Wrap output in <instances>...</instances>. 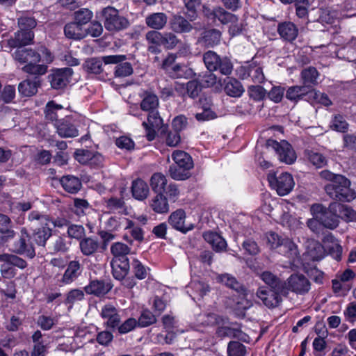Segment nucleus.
<instances>
[{
  "mask_svg": "<svg viewBox=\"0 0 356 356\" xmlns=\"http://www.w3.org/2000/svg\"><path fill=\"white\" fill-rule=\"evenodd\" d=\"M14 59L21 64H25L22 70L28 74L33 75H43L47 71V65L38 64L50 63L54 60L51 53L45 47H41L38 51L31 48L19 47L13 54Z\"/></svg>",
  "mask_w": 356,
  "mask_h": 356,
  "instance_id": "1",
  "label": "nucleus"
},
{
  "mask_svg": "<svg viewBox=\"0 0 356 356\" xmlns=\"http://www.w3.org/2000/svg\"><path fill=\"white\" fill-rule=\"evenodd\" d=\"M33 229L31 238L40 246H44L52 235L49 216L38 211H31L27 218Z\"/></svg>",
  "mask_w": 356,
  "mask_h": 356,
  "instance_id": "2",
  "label": "nucleus"
},
{
  "mask_svg": "<svg viewBox=\"0 0 356 356\" xmlns=\"http://www.w3.org/2000/svg\"><path fill=\"white\" fill-rule=\"evenodd\" d=\"M333 183L325 185L326 193L333 200L350 202L356 197L355 192L350 188V181L345 176L338 177Z\"/></svg>",
  "mask_w": 356,
  "mask_h": 356,
  "instance_id": "3",
  "label": "nucleus"
},
{
  "mask_svg": "<svg viewBox=\"0 0 356 356\" xmlns=\"http://www.w3.org/2000/svg\"><path fill=\"white\" fill-rule=\"evenodd\" d=\"M140 97L142 98L140 104V109L148 113L147 121L149 124L153 127H160L163 123V120L158 111L159 97L156 94L149 91H144L140 95Z\"/></svg>",
  "mask_w": 356,
  "mask_h": 356,
  "instance_id": "4",
  "label": "nucleus"
},
{
  "mask_svg": "<svg viewBox=\"0 0 356 356\" xmlns=\"http://www.w3.org/2000/svg\"><path fill=\"white\" fill-rule=\"evenodd\" d=\"M102 15L104 26L110 32H119L127 29L130 25L128 19L120 15L119 10L113 6H107L103 8Z\"/></svg>",
  "mask_w": 356,
  "mask_h": 356,
  "instance_id": "5",
  "label": "nucleus"
},
{
  "mask_svg": "<svg viewBox=\"0 0 356 356\" xmlns=\"http://www.w3.org/2000/svg\"><path fill=\"white\" fill-rule=\"evenodd\" d=\"M310 211L313 216L319 219L324 227L334 229L339 226V215L331 209V203L327 208L321 204H314L312 205Z\"/></svg>",
  "mask_w": 356,
  "mask_h": 356,
  "instance_id": "6",
  "label": "nucleus"
},
{
  "mask_svg": "<svg viewBox=\"0 0 356 356\" xmlns=\"http://www.w3.org/2000/svg\"><path fill=\"white\" fill-rule=\"evenodd\" d=\"M0 261L3 262L0 267L1 274L6 279H11L16 275L15 267L24 269L27 266L26 261L15 254H0Z\"/></svg>",
  "mask_w": 356,
  "mask_h": 356,
  "instance_id": "7",
  "label": "nucleus"
},
{
  "mask_svg": "<svg viewBox=\"0 0 356 356\" xmlns=\"http://www.w3.org/2000/svg\"><path fill=\"white\" fill-rule=\"evenodd\" d=\"M268 181L271 188L275 189L280 196L288 195L295 185L292 175L288 172H282L278 175L269 174Z\"/></svg>",
  "mask_w": 356,
  "mask_h": 356,
  "instance_id": "8",
  "label": "nucleus"
},
{
  "mask_svg": "<svg viewBox=\"0 0 356 356\" xmlns=\"http://www.w3.org/2000/svg\"><path fill=\"white\" fill-rule=\"evenodd\" d=\"M268 148H272L278 155L279 160L286 164H292L296 160V154L291 145L286 140L277 142L269 139L266 142Z\"/></svg>",
  "mask_w": 356,
  "mask_h": 356,
  "instance_id": "9",
  "label": "nucleus"
},
{
  "mask_svg": "<svg viewBox=\"0 0 356 356\" xmlns=\"http://www.w3.org/2000/svg\"><path fill=\"white\" fill-rule=\"evenodd\" d=\"M126 60L124 55H111L99 58H91L86 60L84 67L86 70L92 74H100L103 72V63H118Z\"/></svg>",
  "mask_w": 356,
  "mask_h": 356,
  "instance_id": "10",
  "label": "nucleus"
},
{
  "mask_svg": "<svg viewBox=\"0 0 356 356\" xmlns=\"http://www.w3.org/2000/svg\"><path fill=\"white\" fill-rule=\"evenodd\" d=\"M284 284H286V294L284 296L288 295L289 291L297 295H305L311 289L310 281L302 274H292Z\"/></svg>",
  "mask_w": 356,
  "mask_h": 356,
  "instance_id": "11",
  "label": "nucleus"
},
{
  "mask_svg": "<svg viewBox=\"0 0 356 356\" xmlns=\"http://www.w3.org/2000/svg\"><path fill=\"white\" fill-rule=\"evenodd\" d=\"M56 133L61 138H75L79 132L76 124V120L72 116H65L54 124Z\"/></svg>",
  "mask_w": 356,
  "mask_h": 356,
  "instance_id": "12",
  "label": "nucleus"
},
{
  "mask_svg": "<svg viewBox=\"0 0 356 356\" xmlns=\"http://www.w3.org/2000/svg\"><path fill=\"white\" fill-rule=\"evenodd\" d=\"M73 70L70 67H64L54 70L49 76L51 86L54 89H61L70 81Z\"/></svg>",
  "mask_w": 356,
  "mask_h": 356,
  "instance_id": "13",
  "label": "nucleus"
},
{
  "mask_svg": "<svg viewBox=\"0 0 356 356\" xmlns=\"http://www.w3.org/2000/svg\"><path fill=\"white\" fill-rule=\"evenodd\" d=\"M256 295L261 300L264 305L268 308H274L279 305L282 301L281 292L273 289H268L264 286L257 289Z\"/></svg>",
  "mask_w": 356,
  "mask_h": 356,
  "instance_id": "14",
  "label": "nucleus"
},
{
  "mask_svg": "<svg viewBox=\"0 0 356 356\" xmlns=\"http://www.w3.org/2000/svg\"><path fill=\"white\" fill-rule=\"evenodd\" d=\"M30 236L25 229L21 230L20 238L14 243V251L19 254H25L32 259L35 255L34 247L29 242Z\"/></svg>",
  "mask_w": 356,
  "mask_h": 356,
  "instance_id": "15",
  "label": "nucleus"
},
{
  "mask_svg": "<svg viewBox=\"0 0 356 356\" xmlns=\"http://www.w3.org/2000/svg\"><path fill=\"white\" fill-rule=\"evenodd\" d=\"M34 33L30 30H22L15 33L14 38L7 40V44L10 48L24 47V46L33 43Z\"/></svg>",
  "mask_w": 356,
  "mask_h": 356,
  "instance_id": "16",
  "label": "nucleus"
},
{
  "mask_svg": "<svg viewBox=\"0 0 356 356\" xmlns=\"http://www.w3.org/2000/svg\"><path fill=\"white\" fill-rule=\"evenodd\" d=\"M83 266L79 260L70 261L61 277L63 284H70L75 281L82 273Z\"/></svg>",
  "mask_w": 356,
  "mask_h": 356,
  "instance_id": "17",
  "label": "nucleus"
},
{
  "mask_svg": "<svg viewBox=\"0 0 356 356\" xmlns=\"http://www.w3.org/2000/svg\"><path fill=\"white\" fill-rule=\"evenodd\" d=\"M186 213L183 209H177L172 212L169 218V224L175 229L186 233L187 232L193 229L192 224L185 225Z\"/></svg>",
  "mask_w": 356,
  "mask_h": 356,
  "instance_id": "18",
  "label": "nucleus"
},
{
  "mask_svg": "<svg viewBox=\"0 0 356 356\" xmlns=\"http://www.w3.org/2000/svg\"><path fill=\"white\" fill-rule=\"evenodd\" d=\"M240 70L243 72L241 74V78L243 79L250 78L254 83H261L265 79L262 68L254 63L243 66Z\"/></svg>",
  "mask_w": 356,
  "mask_h": 356,
  "instance_id": "19",
  "label": "nucleus"
},
{
  "mask_svg": "<svg viewBox=\"0 0 356 356\" xmlns=\"http://www.w3.org/2000/svg\"><path fill=\"white\" fill-rule=\"evenodd\" d=\"M277 32L282 39L292 42L298 35V29L293 22H284L278 24Z\"/></svg>",
  "mask_w": 356,
  "mask_h": 356,
  "instance_id": "20",
  "label": "nucleus"
},
{
  "mask_svg": "<svg viewBox=\"0 0 356 356\" xmlns=\"http://www.w3.org/2000/svg\"><path fill=\"white\" fill-rule=\"evenodd\" d=\"M260 278L270 287V289L286 294V284L270 271H264L259 275Z\"/></svg>",
  "mask_w": 356,
  "mask_h": 356,
  "instance_id": "21",
  "label": "nucleus"
},
{
  "mask_svg": "<svg viewBox=\"0 0 356 356\" xmlns=\"http://www.w3.org/2000/svg\"><path fill=\"white\" fill-rule=\"evenodd\" d=\"M331 209L337 212L339 218L343 221L356 222V211L350 207L334 202L331 203Z\"/></svg>",
  "mask_w": 356,
  "mask_h": 356,
  "instance_id": "22",
  "label": "nucleus"
},
{
  "mask_svg": "<svg viewBox=\"0 0 356 356\" xmlns=\"http://www.w3.org/2000/svg\"><path fill=\"white\" fill-rule=\"evenodd\" d=\"M112 274L118 280H123L129 270V259H112L111 261Z\"/></svg>",
  "mask_w": 356,
  "mask_h": 356,
  "instance_id": "23",
  "label": "nucleus"
},
{
  "mask_svg": "<svg viewBox=\"0 0 356 356\" xmlns=\"http://www.w3.org/2000/svg\"><path fill=\"white\" fill-rule=\"evenodd\" d=\"M188 20L181 15H175L170 22V29L177 33H189L193 26Z\"/></svg>",
  "mask_w": 356,
  "mask_h": 356,
  "instance_id": "24",
  "label": "nucleus"
},
{
  "mask_svg": "<svg viewBox=\"0 0 356 356\" xmlns=\"http://www.w3.org/2000/svg\"><path fill=\"white\" fill-rule=\"evenodd\" d=\"M101 316L106 319V324L108 327L115 328L120 323V316L117 309L112 305H104L101 310Z\"/></svg>",
  "mask_w": 356,
  "mask_h": 356,
  "instance_id": "25",
  "label": "nucleus"
},
{
  "mask_svg": "<svg viewBox=\"0 0 356 356\" xmlns=\"http://www.w3.org/2000/svg\"><path fill=\"white\" fill-rule=\"evenodd\" d=\"M111 289V286L102 280H92L84 287V291L96 296H104Z\"/></svg>",
  "mask_w": 356,
  "mask_h": 356,
  "instance_id": "26",
  "label": "nucleus"
},
{
  "mask_svg": "<svg viewBox=\"0 0 356 356\" xmlns=\"http://www.w3.org/2000/svg\"><path fill=\"white\" fill-rule=\"evenodd\" d=\"M323 243L325 244V248L328 250L329 254L337 261H340L342 247L338 240L332 234H329L324 237Z\"/></svg>",
  "mask_w": 356,
  "mask_h": 356,
  "instance_id": "27",
  "label": "nucleus"
},
{
  "mask_svg": "<svg viewBox=\"0 0 356 356\" xmlns=\"http://www.w3.org/2000/svg\"><path fill=\"white\" fill-rule=\"evenodd\" d=\"M209 291V285L203 282L193 280L187 286V293L193 300H200Z\"/></svg>",
  "mask_w": 356,
  "mask_h": 356,
  "instance_id": "28",
  "label": "nucleus"
},
{
  "mask_svg": "<svg viewBox=\"0 0 356 356\" xmlns=\"http://www.w3.org/2000/svg\"><path fill=\"white\" fill-rule=\"evenodd\" d=\"M310 90L309 86H291L286 92V97L291 102H297L305 97L308 96L309 97Z\"/></svg>",
  "mask_w": 356,
  "mask_h": 356,
  "instance_id": "29",
  "label": "nucleus"
},
{
  "mask_svg": "<svg viewBox=\"0 0 356 356\" xmlns=\"http://www.w3.org/2000/svg\"><path fill=\"white\" fill-rule=\"evenodd\" d=\"M131 193L136 200L142 201L147 197L149 188L144 180L138 178L132 181Z\"/></svg>",
  "mask_w": 356,
  "mask_h": 356,
  "instance_id": "30",
  "label": "nucleus"
},
{
  "mask_svg": "<svg viewBox=\"0 0 356 356\" xmlns=\"http://www.w3.org/2000/svg\"><path fill=\"white\" fill-rule=\"evenodd\" d=\"M203 237L204 240L211 245L213 250L217 252H222L227 248L226 241L220 234L216 232H205Z\"/></svg>",
  "mask_w": 356,
  "mask_h": 356,
  "instance_id": "31",
  "label": "nucleus"
},
{
  "mask_svg": "<svg viewBox=\"0 0 356 356\" xmlns=\"http://www.w3.org/2000/svg\"><path fill=\"white\" fill-rule=\"evenodd\" d=\"M79 248L84 256H91L100 248V243L97 238L86 237L80 241Z\"/></svg>",
  "mask_w": 356,
  "mask_h": 356,
  "instance_id": "32",
  "label": "nucleus"
},
{
  "mask_svg": "<svg viewBox=\"0 0 356 356\" xmlns=\"http://www.w3.org/2000/svg\"><path fill=\"white\" fill-rule=\"evenodd\" d=\"M64 33L66 38L72 40H81L87 35L86 29L75 22L67 23L65 26Z\"/></svg>",
  "mask_w": 356,
  "mask_h": 356,
  "instance_id": "33",
  "label": "nucleus"
},
{
  "mask_svg": "<svg viewBox=\"0 0 356 356\" xmlns=\"http://www.w3.org/2000/svg\"><path fill=\"white\" fill-rule=\"evenodd\" d=\"M60 184L63 189L72 194L78 193L82 186L80 179L73 175H65L60 179Z\"/></svg>",
  "mask_w": 356,
  "mask_h": 356,
  "instance_id": "34",
  "label": "nucleus"
},
{
  "mask_svg": "<svg viewBox=\"0 0 356 356\" xmlns=\"http://www.w3.org/2000/svg\"><path fill=\"white\" fill-rule=\"evenodd\" d=\"M40 81L37 78L34 79H26L19 83L18 91L20 95L24 97H31L37 93Z\"/></svg>",
  "mask_w": 356,
  "mask_h": 356,
  "instance_id": "35",
  "label": "nucleus"
},
{
  "mask_svg": "<svg viewBox=\"0 0 356 356\" xmlns=\"http://www.w3.org/2000/svg\"><path fill=\"white\" fill-rule=\"evenodd\" d=\"M168 22V17L163 13H155L145 18L147 26L154 29L161 30L165 27Z\"/></svg>",
  "mask_w": 356,
  "mask_h": 356,
  "instance_id": "36",
  "label": "nucleus"
},
{
  "mask_svg": "<svg viewBox=\"0 0 356 356\" xmlns=\"http://www.w3.org/2000/svg\"><path fill=\"white\" fill-rule=\"evenodd\" d=\"M152 209L157 213H165L169 211V204L167 198L163 193H157L149 202Z\"/></svg>",
  "mask_w": 356,
  "mask_h": 356,
  "instance_id": "37",
  "label": "nucleus"
},
{
  "mask_svg": "<svg viewBox=\"0 0 356 356\" xmlns=\"http://www.w3.org/2000/svg\"><path fill=\"white\" fill-rule=\"evenodd\" d=\"M225 91L230 97H239L244 92V88L241 83L234 78H227L225 80Z\"/></svg>",
  "mask_w": 356,
  "mask_h": 356,
  "instance_id": "38",
  "label": "nucleus"
},
{
  "mask_svg": "<svg viewBox=\"0 0 356 356\" xmlns=\"http://www.w3.org/2000/svg\"><path fill=\"white\" fill-rule=\"evenodd\" d=\"M167 74L172 79H189L193 76V71L185 65L175 64L168 69Z\"/></svg>",
  "mask_w": 356,
  "mask_h": 356,
  "instance_id": "39",
  "label": "nucleus"
},
{
  "mask_svg": "<svg viewBox=\"0 0 356 356\" xmlns=\"http://www.w3.org/2000/svg\"><path fill=\"white\" fill-rule=\"evenodd\" d=\"M172 159L178 167L184 168L188 170L193 167L191 156L184 151H174L172 154Z\"/></svg>",
  "mask_w": 356,
  "mask_h": 356,
  "instance_id": "40",
  "label": "nucleus"
},
{
  "mask_svg": "<svg viewBox=\"0 0 356 356\" xmlns=\"http://www.w3.org/2000/svg\"><path fill=\"white\" fill-rule=\"evenodd\" d=\"M307 252L312 260L318 261L325 256V248L318 241L312 240L308 241Z\"/></svg>",
  "mask_w": 356,
  "mask_h": 356,
  "instance_id": "41",
  "label": "nucleus"
},
{
  "mask_svg": "<svg viewBox=\"0 0 356 356\" xmlns=\"http://www.w3.org/2000/svg\"><path fill=\"white\" fill-rule=\"evenodd\" d=\"M221 32L219 30L212 29L206 30L202 33V42L208 47H213L220 43Z\"/></svg>",
  "mask_w": 356,
  "mask_h": 356,
  "instance_id": "42",
  "label": "nucleus"
},
{
  "mask_svg": "<svg viewBox=\"0 0 356 356\" xmlns=\"http://www.w3.org/2000/svg\"><path fill=\"white\" fill-rule=\"evenodd\" d=\"M149 181L152 190L156 193H163L168 183L166 177L161 172L154 173Z\"/></svg>",
  "mask_w": 356,
  "mask_h": 356,
  "instance_id": "43",
  "label": "nucleus"
},
{
  "mask_svg": "<svg viewBox=\"0 0 356 356\" xmlns=\"http://www.w3.org/2000/svg\"><path fill=\"white\" fill-rule=\"evenodd\" d=\"M131 252V248L121 242H116L111 245V252L113 259H128L127 254Z\"/></svg>",
  "mask_w": 356,
  "mask_h": 356,
  "instance_id": "44",
  "label": "nucleus"
},
{
  "mask_svg": "<svg viewBox=\"0 0 356 356\" xmlns=\"http://www.w3.org/2000/svg\"><path fill=\"white\" fill-rule=\"evenodd\" d=\"M214 17L217 18L222 24H227L233 22H236V15L225 10L222 7H216L212 12Z\"/></svg>",
  "mask_w": 356,
  "mask_h": 356,
  "instance_id": "45",
  "label": "nucleus"
},
{
  "mask_svg": "<svg viewBox=\"0 0 356 356\" xmlns=\"http://www.w3.org/2000/svg\"><path fill=\"white\" fill-rule=\"evenodd\" d=\"M305 156L307 159L317 168H321L327 165V160L321 153L314 150H307Z\"/></svg>",
  "mask_w": 356,
  "mask_h": 356,
  "instance_id": "46",
  "label": "nucleus"
},
{
  "mask_svg": "<svg viewBox=\"0 0 356 356\" xmlns=\"http://www.w3.org/2000/svg\"><path fill=\"white\" fill-rule=\"evenodd\" d=\"M220 60V56L213 51H207L203 54V61L207 69L210 72H214Z\"/></svg>",
  "mask_w": 356,
  "mask_h": 356,
  "instance_id": "47",
  "label": "nucleus"
},
{
  "mask_svg": "<svg viewBox=\"0 0 356 356\" xmlns=\"http://www.w3.org/2000/svg\"><path fill=\"white\" fill-rule=\"evenodd\" d=\"M0 233L4 234L7 238L15 236V232L12 229V222L10 218L3 213H0Z\"/></svg>",
  "mask_w": 356,
  "mask_h": 356,
  "instance_id": "48",
  "label": "nucleus"
},
{
  "mask_svg": "<svg viewBox=\"0 0 356 356\" xmlns=\"http://www.w3.org/2000/svg\"><path fill=\"white\" fill-rule=\"evenodd\" d=\"M234 69L233 63L229 58L226 56H220V60L214 72H219L222 75L229 76L232 73Z\"/></svg>",
  "mask_w": 356,
  "mask_h": 356,
  "instance_id": "49",
  "label": "nucleus"
},
{
  "mask_svg": "<svg viewBox=\"0 0 356 356\" xmlns=\"http://www.w3.org/2000/svg\"><path fill=\"white\" fill-rule=\"evenodd\" d=\"M62 108L63 106L61 105L57 104L53 101L49 102L45 109V117L47 120L54 122V123L56 122V121H59L60 119H58L59 115L58 111Z\"/></svg>",
  "mask_w": 356,
  "mask_h": 356,
  "instance_id": "50",
  "label": "nucleus"
},
{
  "mask_svg": "<svg viewBox=\"0 0 356 356\" xmlns=\"http://www.w3.org/2000/svg\"><path fill=\"white\" fill-rule=\"evenodd\" d=\"M187 11L185 13L187 19L192 22L197 17V8L200 5L201 0H183Z\"/></svg>",
  "mask_w": 356,
  "mask_h": 356,
  "instance_id": "51",
  "label": "nucleus"
},
{
  "mask_svg": "<svg viewBox=\"0 0 356 356\" xmlns=\"http://www.w3.org/2000/svg\"><path fill=\"white\" fill-rule=\"evenodd\" d=\"M318 76V72L316 69L313 67L306 68L301 72V78L303 81L304 86H308L309 84H316Z\"/></svg>",
  "mask_w": 356,
  "mask_h": 356,
  "instance_id": "52",
  "label": "nucleus"
},
{
  "mask_svg": "<svg viewBox=\"0 0 356 356\" xmlns=\"http://www.w3.org/2000/svg\"><path fill=\"white\" fill-rule=\"evenodd\" d=\"M227 352L228 356H245L247 354L246 347L236 341L228 343Z\"/></svg>",
  "mask_w": 356,
  "mask_h": 356,
  "instance_id": "53",
  "label": "nucleus"
},
{
  "mask_svg": "<svg viewBox=\"0 0 356 356\" xmlns=\"http://www.w3.org/2000/svg\"><path fill=\"white\" fill-rule=\"evenodd\" d=\"M330 127L336 131L346 133L348 130L349 124L343 116L337 115L332 118L330 122Z\"/></svg>",
  "mask_w": 356,
  "mask_h": 356,
  "instance_id": "54",
  "label": "nucleus"
},
{
  "mask_svg": "<svg viewBox=\"0 0 356 356\" xmlns=\"http://www.w3.org/2000/svg\"><path fill=\"white\" fill-rule=\"evenodd\" d=\"M92 17V13L87 8H81L74 13V22L81 26L88 24Z\"/></svg>",
  "mask_w": 356,
  "mask_h": 356,
  "instance_id": "55",
  "label": "nucleus"
},
{
  "mask_svg": "<svg viewBox=\"0 0 356 356\" xmlns=\"http://www.w3.org/2000/svg\"><path fill=\"white\" fill-rule=\"evenodd\" d=\"M323 334V337H316L312 343V346L314 349V356H324L325 355V349L327 346V343L324 339V337H327V331Z\"/></svg>",
  "mask_w": 356,
  "mask_h": 356,
  "instance_id": "56",
  "label": "nucleus"
},
{
  "mask_svg": "<svg viewBox=\"0 0 356 356\" xmlns=\"http://www.w3.org/2000/svg\"><path fill=\"white\" fill-rule=\"evenodd\" d=\"M188 170L178 167L177 165H172L169 168L170 176L175 180H185L189 177Z\"/></svg>",
  "mask_w": 356,
  "mask_h": 356,
  "instance_id": "57",
  "label": "nucleus"
},
{
  "mask_svg": "<svg viewBox=\"0 0 356 356\" xmlns=\"http://www.w3.org/2000/svg\"><path fill=\"white\" fill-rule=\"evenodd\" d=\"M179 42L177 35L172 32L163 33L161 45L167 49H173Z\"/></svg>",
  "mask_w": 356,
  "mask_h": 356,
  "instance_id": "58",
  "label": "nucleus"
},
{
  "mask_svg": "<svg viewBox=\"0 0 356 356\" xmlns=\"http://www.w3.org/2000/svg\"><path fill=\"white\" fill-rule=\"evenodd\" d=\"M282 246L285 248L288 257L296 259L300 257L298 245L289 238H284Z\"/></svg>",
  "mask_w": 356,
  "mask_h": 356,
  "instance_id": "59",
  "label": "nucleus"
},
{
  "mask_svg": "<svg viewBox=\"0 0 356 356\" xmlns=\"http://www.w3.org/2000/svg\"><path fill=\"white\" fill-rule=\"evenodd\" d=\"M198 80L202 87L209 88L216 83L217 76L213 72L209 71L199 74Z\"/></svg>",
  "mask_w": 356,
  "mask_h": 356,
  "instance_id": "60",
  "label": "nucleus"
},
{
  "mask_svg": "<svg viewBox=\"0 0 356 356\" xmlns=\"http://www.w3.org/2000/svg\"><path fill=\"white\" fill-rule=\"evenodd\" d=\"M115 69V77H126L133 73V68L129 63H117Z\"/></svg>",
  "mask_w": 356,
  "mask_h": 356,
  "instance_id": "61",
  "label": "nucleus"
},
{
  "mask_svg": "<svg viewBox=\"0 0 356 356\" xmlns=\"http://www.w3.org/2000/svg\"><path fill=\"white\" fill-rule=\"evenodd\" d=\"M133 271L135 277L138 280L145 279L149 269L143 266L138 259H134L132 262Z\"/></svg>",
  "mask_w": 356,
  "mask_h": 356,
  "instance_id": "62",
  "label": "nucleus"
},
{
  "mask_svg": "<svg viewBox=\"0 0 356 356\" xmlns=\"http://www.w3.org/2000/svg\"><path fill=\"white\" fill-rule=\"evenodd\" d=\"M266 238L268 244L272 249H275L280 246H282L284 238L279 236L277 233L270 232L266 233Z\"/></svg>",
  "mask_w": 356,
  "mask_h": 356,
  "instance_id": "63",
  "label": "nucleus"
},
{
  "mask_svg": "<svg viewBox=\"0 0 356 356\" xmlns=\"http://www.w3.org/2000/svg\"><path fill=\"white\" fill-rule=\"evenodd\" d=\"M155 316L149 311H144L138 318V325L143 327H147L156 322Z\"/></svg>",
  "mask_w": 356,
  "mask_h": 356,
  "instance_id": "64",
  "label": "nucleus"
}]
</instances>
